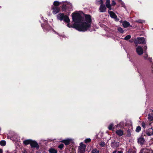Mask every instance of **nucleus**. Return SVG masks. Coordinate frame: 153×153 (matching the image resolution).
I'll return each mask as SVG.
<instances>
[{
  "label": "nucleus",
  "mask_w": 153,
  "mask_h": 153,
  "mask_svg": "<svg viewBox=\"0 0 153 153\" xmlns=\"http://www.w3.org/2000/svg\"><path fill=\"white\" fill-rule=\"evenodd\" d=\"M128 153H134L133 152H131V150H128Z\"/></svg>",
  "instance_id": "nucleus-37"
},
{
  "label": "nucleus",
  "mask_w": 153,
  "mask_h": 153,
  "mask_svg": "<svg viewBox=\"0 0 153 153\" xmlns=\"http://www.w3.org/2000/svg\"><path fill=\"white\" fill-rule=\"evenodd\" d=\"M118 31L120 33H123V30L122 28L120 27L118 28Z\"/></svg>",
  "instance_id": "nucleus-23"
},
{
  "label": "nucleus",
  "mask_w": 153,
  "mask_h": 153,
  "mask_svg": "<svg viewBox=\"0 0 153 153\" xmlns=\"http://www.w3.org/2000/svg\"><path fill=\"white\" fill-rule=\"evenodd\" d=\"M146 124L144 122H142V126L144 128H145Z\"/></svg>",
  "instance_id": "nucleus-31"
},
{
  "label": "nucleus",
  "mask_w": 153,
  "mask_h": 153,
  "mask_svg": "<svg viewBox=\"0 0 153 153\" xmlns=\"http://www.w3.org/2000/svg\"><path fill=\"white\" fill-rule=\"evenodd\" d=\"M71 140L69 139L64 140L62 141V142L64 143L65 145H68L69 144Z\"/></svg>",
  "instance_id": "nucleus-15"
},
{
  "label": "nucleus",
  "mask_w": 153,
  "mask_h": 153,
  "mask_svg": "<svg viewBox=\"0 0 153 153\" xmlns=\"http://www.w3.org/2000/svg\"><path fill=\"white\" fill-rule=\"evenodd\" d=\"M141 20H138V21H137V22H140V23H141Z\"/></svg>",
  "instance_id": "nucleus-40"
},
{
  "label": "nucleus",
  "mask_w": 153,
  "mask_h": 153,
  "mask_svg": "<svg viewBox=\"0 0 153 153\" xmlns=\"http://www.w3.org/2000/svg\"><path fill=\"white\" fill-rule=\"evenodd\" d=\"M148 119L149 121H152L153 120V114H149L148 115Z\"/></svg>",
  "instance_id": "nucleus-18"
},
{
  "label": "nucleus",
  "mask_w": 153,
  "mask_h": 153,
  "mask_svg": "<svg viewBox=\"0 0 153 153\" xmlns=\"http://www.w3.org/2000/svg\"><path fill=\"white\" fill-rule=\"evenodd\" d=\"M85 19L83 18L77 13L72 14V18L75 22L74 24V27L79 31H85L91 26V19L90 15L85 14Z\"/></svg>",
  "instance_id": "nucleus-1"
},
{
  "label": "nucleus",
  "mask_w": 153,
  "mask_h": 153,
  "mask_svg": "<svg viewBox=\"0 0 153 153\" xmlns=\"http://www.w3.org/2000/svg\"><path fill=\"white\" fill-rule=\"evenodd\" d=\"M136 51L138 55H141L143 54V51L141 47L138 46L136 48Z\"/></svg>",
  "instance_id": "nucleus-5"
},
{
  "label": "nucleus",
  "mask_w": 153,
  "mask_h": 153,
  "mask_svg": "<svg viewBox=\"0 0 153 153\" xmlns=\"http://www.w3.org/2000/svg\"><path fill=\"white\" fill-rule=\"evenodd\" d=\"M91 141V140L90 139H86L85 141V143H88Z\"/></svg>",
  "instance_id": "nucleus-28"
},
{
  "label": "nucleus",
  "mask_w": 153,
  "mask_h": 153,
  "mask_svg": "<svg viewBox=\"0 0 153 153\" xmlns=\"http://www.w3.org/2000/svg\"><path fill=\"white\" fill-rule=\"evenodd\" d=\"M51 10H53L52 13L53 14H55L58 13L60 10V7H58L52 6Z\"/></svg>",
  "instance_id": "nucleus-4"
},
{
  "label": "nucleus",
  "mask_w": 153,
  "mask_h": 153,
  "mask_svg": "<svg viewBox=\"0 0 153 153\" xmlns=\"http://www.w3.org/2000/svg\"><path fill=\"white\" fill-rule=\"evenodd\" d=\"M63 19L64 21L67 23H69L70 19L67 16H65Z\"/></svg>",
  "instance_id": "nucleus-16"
},
{
  "label": "nucleus",
  "mask_w": 153,
  "mask_h": 153,
  "mask_svg": "<svg viewBox=\"0 0 153 153\" xmlns=\"http://www.w3.org/2000/svg\"><path fill=\"white\" fill-rule=\"evenodd\" d=\"M146 134L149 136H151L153 134V129L152 128L149 129L147 131Z\"/></svg>",
  "instance_id": "nucleus-9"
},
{
  "label": "nucleus",
  "mask_w": 153,
  "mask_h": 153,
  "mask_svg": "<svg viewBox=\"0 0 153 153\" xmlns=\"http://www.w3.org/2000/svg\"><path fill=\"white\" fill-rule=\"evenodd\" d=\"M144 49L146 50L147 49V47L146 46H145L144 47Z\"/></svg>",
  "instance_id": "nucleus-36"
},
{
  "label": "nucleus",
  "mask_w": 153,
  "mask_h": 153,
  "mask_svg": "<svg viewBox=\"0 0 153 153\" xmlns=\"http://www.w3.org/2000/svg\"><path fill=\"white\" fill-rule=\"evenodd\" d=\"M148 153V152H147V153Z\"/></svg>",
  "instance_id": "nucleus-42"
},
{
  "label": "nucleus",
  "mask_w": 153,
  "mask_h": 153,
  "mask_svg": "<svg viewBox=\"0 0 153 153\" xmlns=\"http://www.w3.org/2000/svg\"><path fill=\"white\" fill-rule=\"evenodd\" d=\"M148 57V55L147 54H146L144 56V58L145 59H147Z\"/></svg>",
  "instance_id": "nucleus-30"
},
{
  "label": "nucleus",
  "mask_w": 153,
  "mask_h": 153,
  "mask_svg": "<svg viewBox=\"0 0 153 153\" xmlns=\"http://www.w3.org/2000/svg\"><path fill=\"white\" fill-rule=\"evenodd\" d=\"M86 146L85 145L83 144L82 143H80L79 146L78 147V153H84L86 149Z\"/></svg>",
  "instance_id": "nucleus-3"
},
{
  "label": "nucleus",
  "mask_w": 153,
  "mask_h": 153,
  "mask_svg": "<svg viewBox=\"0 0 153 153\" xmlns=\"http://www.w3.org/2000/svg\"><path fill=\"white\" fill-rule=\"evenodd\" d=\"M67 26H68V27H69V24H68V25H67Z\"/></svg>",
  "instance_id": "nucleus-41"
},
{
  "label": "nucleus",
  "mask_w": 153,
  "mask_h": 153,
  "mask_svg": "<svg viewBox=\"0 0 153 153\" xmlns=\"http://www.w3.org/2000/svg\"><path fill=\"white\" fill-rule=\"evenodd\" d=\"M0 144L1 146H4L6 145V142L4 140H2L0 142Z\"/></svg>",
  "instance_id": "nucleus-22"
},
{
  "label": "nucleus",
  "mask_w": 153,
  "mask_h": 153,
  "mask_svg": "<svg viewBox=\"0 0 153 153\" xmlns=\"http://www.w3.org/2000/svg\"><path fill=\"white\" fill-rule=\"evenodd\" d=\"M32 140H27L23 141L25 145L30 144V145Z\"/></svg>",
  "instance_id": "nucleus-17"
},
{
  "label": "nucleus",
  "mask_w": 153,
  "mask_h": 153,
  "mask_svg": "<svg viewBox=\"0 0 153 153\" xmlns=\"http://www.w3.org/2000/svg\"><path fill=\"white\" fill-rule=\"evenodd\" d=\"M108 13L109 14L111 17L112 18H115L117 17L115 14L112 11H108Z\"/></svg>",
  "instance_id": "nucleus-13"
},
{
  "label": "nucleus",
  "mask_w": 153,
  "mask_h": 153,
  "mask_svg": "<svg viewBox=\"0 0 153 153\" xmlns=\"http://www.w3.org/2000/svg\"><path fill=\"white\" fill-rule=\"evenodd\" d=\"M144 140L142 137H140L138 139V142L141 144H143L144 142Z\"/></svg>",
  "instance_id": "nucleus-14"
},
{
  "label": "nucleus",
  "mask_w": 153,
  "mask_h": 153,
  "mask_svg": "<svg viewBox=\"0 0 153 153\" xmlns=\"http://www.w3.org/2000/svg\"><path fill=\"white\" fill-rule=\"evenodd\" d=\"M147 59H148L149 61L150 62H152V57H148Z\"/></svg>",
  "instance_id": "nucleus-29"
},
{
  "label": "nucleus",
  "mask_w": 153,
  "mask_h": 153,
  "mask_svg": "<svg viewBox=\"0 0 153 153\" xmlns=\"http://www.w3.org/2000/svg\"><path fill=\"white\" fill-rule=\"evenodd\" d=\"M117 153H123V152L121 151H117Z\"/></svg>",
  "instance_id": "nucleus-35"
},
{
  "label": "nucleus",
  "mask_w": 153,
  "mask_h": 153,
  "mask_svg": "<svg viewBox=\"0 0 153 153\" xmlns=\"http://www.w3.org/2000/svg\"><path fill=\"white\" fill-rule=\"evenodd\" d=\"M106 8L104 4H102V2H101V4L99 8V10L100 12H104L106 11Z\"/></svg>",
  "instance_id": "nucleus-6"
},
{
  "label": "nucleus",
  "mask_w": 153,
  "mask_h": 153,
  "mask_svg": "<svg viewBox=\"0 0 153 153\" xmlns=\"http://www.w3.org/2000/svg\"><path fill=\"white\" fill-rule=\"evenodd\" d=\"M145 150V149H142V150L140 151V153H143V151L144 150Z\"/></svg>",
  "instance_id": "nucleus-33"
},
{
  "label": "nucleus",
  "mask_w": 153,
  "mask_h": 153,
  "mask_svg": "<svg viewBox=\"0 0 153 153\" xmlns=\"http://www.w3.org/2000/svg\"><path fill=\"white\" fill-rule=\"evenodd\" d=\"M105 4L106 7L111 10V5L110 4V1L109 0H106Z\"/></svg>",
  "instance_id": "nucleus-10"
},
{
  "label": "nucleus",
  "mask_w": 153,
  "mask_h": 153,
  "mask_svg": "<svg viewBox=\"0 0 153 153\" xmlns=\"http://www.w3.org/2000/svg\"><path fill=\"white\" fill-rule=\"evenodd\" d=\"M131 36L130 35H128L126 36L124 38V39L125 40H127L130 39Z\"/></svg>",
  "instance_id": "nucleus-24"
},
{
  "label": "nucleus",
  "mask_w": 153,
  "mask_h": 153,
  "mask_svg": "<svg viewBox=\"0 0 153 153\" xmlns=\"http://www.w3.org/2000/svg\"><path fill=\"white\" fill-rule=\"evenodd\" d=\"M152 111L153 112V110Z\"/></svg>",
  "instance_id": "nucleus-44"
},
{
  "label": "nucleus",
  "mask_w": 153,
  "mask_h": 153,
  "mask_svg": "<svg viewBox=\"0 0 153 153\" xmlns=\"http://www.w3.org/2000/svg\"><path fill=\"white\" fill-rule=\"evenodd\" d=\"M64 145L63 144H61L58 147L61 149H62Z\"/></svg>",
  "instance_id": "nucleus-27"
},
{
  "label": "nucleus",
  "mask_w": 153,
  "mask_h": 153,
  "mask_svg": "<svg viewBox=\"0 0 153 153\" xmlns=\"http://www.w3.org/2000/svg\"><path fill=\"white\" fill-rule=\"evenodd\" d=\"M16 153V152H15V153Z\"/></svg>",
  "instance_id": "nucleus-43"
},
{
  "label": "nucleus",
  "mask_w": 153,
  "mask_h": 153,
  "mask_svg": "<svg viewBox=\"0 0 153 153\" xmlns=\"http://www.w3.org/2000/svg\"><path fill=\"white\" fill-rule=\"evenodd\" d=\"M116 132L118 135L119 136H121L123 134V131L120 129L117 130L116 131Z\"/></svg>",
  "instance_id": "nucleus-12"
},
{
  "label": "nucleus",
  "mask_w": 153,
  "mask_h": 153,
  "mask_svg": "<svg viewBox=\"0 0 153 153\" xmlns=\"http://www.w3.org/2000/svg\"><path fill=\"white\" fill-rule=\"evenodd\" d=\"M134 43L137 46L138 44H144L146 43L144 38L143 37H138L135 39L134 41Z\"/></svg>",
  "instance_id": "nucleus-2"
},
{
  "label": "nucleus",
  "mask_w": 153,
  "mask_h": 153,
  "mask_svg": "<svg viewBox=\"0 0 153 153\" xmlns=\"http://www.w3.org/2000/svg\"><path fill=\"white\" fill-rule=\"evenodd\" d=\"M116 3L114 1H113L112 2V4L113 5H116Z\"/></svg>",
  "instance_id": "nucleus-32"
},
{
  "label": "nucleus",
  "mask_w": 153,
  "mask_h": 153,
  "mask_svg": "<svg viewBox=\"0 0 153 153\" xmlns=\"http://www.w3.org/2000/svg\"><path fill=\"white\" fill-rule=\"evenodd\" d=\"M65 16L63 13H59L57 15V18L58 19L62 20Z\"/></svg>",
  "instance_id": "nucleus-11"
},
{
  "label": "nucleus",
  "mask_w": 153,
  "mask_h": 153,
  "mask_svg": "<svg viewBox=\"0 0 153 153\" xmlns=\"http://www.w3.org/2000/svg\"><path fill=\"white\" fill-rule=\"evenodd\" d=\"M141 128L139 126H137L136 129V131L137 132H139L141 130Z\"/></svg>",
  "instance_id": "nucleus-25"
},
{
  "label": "nucleus",
  "mask_w": 153,
  "mask_h": 153,
  "mask_svg": "<svg viewBox=\"0 0 153 153\" xmlns=\"http://www.w3.org/2000/svg\"><path fill=\"white\" fill-rule=\"evenodd\" d=\"M0 153H3V150L1 149H0Z\"/></svg>",
  "instance_id": "nucleus-34"
},
{
  "label": "nucleus",
  "mask_w": 153,
  "mask_h": 153,
  "mask_svg": "<svg viewBox=\"0 0 153 153\" xmlns=\"http://www.w3.org/2000/svg\"><path fill=\"white\" fill-rule=\"evenodd\" d=\"M117 150H115L112 153H117Z\"/></svg>",
  "instance_id": "nucleus-39"
},
{
  "label": "nucleus",
  "mask_w": 153,
  "mask_h": 153,
  "mask_svg": "<svg viewBox=\"0 0 153 153\" xmlns=\"http://www.w3.org/2000/svg\"><path fill=\"white\" fill-rule=\"evenodd\" d=\"M49 151L50 153H57V151L56 150L53 148L50 149Z\"/></svg>",
  "instance_id": "nucleus-19"
},
{
  "label": "nucleus",
  "mask_w": 153,
  "mask_h": 153,
  "mask_svg": "<svg viewBox=\"0 0 153 153\" xmlns=\"http://www.w3.org/2000/svg\"><path fill=\"white\" fill-rule=\"evenodd\" d=\"M30 146L32 148L36 147L37 149L39 147V146L38 143L36 141H31Z\"/></svg>",
  "instance_id": "nucleus-7"
},
{
  "label": "nucleus",
  "mask_w": 153,
  "mask_h": 153,
  "mask_svg": "<svg viewBox=\"0 0 153 153\" xmlns=\"http://www.w3.org/2000/svg\"><path fill=\"white\" fill-rule=\"evenodd\" d=\"M114 124L113 123H111L108 126V128L109 130H111L113 129V126Z\"/></svg>",
  "instance_id": "nucleus-21"
},
{
  "label": "nucleus",
  "mask_w": 153,
  "mask_h": 153,
  "mask_svg": "<svg viewBox=\"0 0 153 153\" xmlns=\"http://www.w3.org/2000/svg\"><path fill=\"white\" fill-rule=\"evenodd\" d=\"M122 25L125 28H126L129 27H131V26L130 25L129 23L126 21H124L122 23Z\"/></svg>",
  "instance_id": "nucleus-8"
},
{
  "label": "nucleus",
  "mask_w": 153,
  "mask_h": 153,
  "mask_svg": "<svg viewBox=\"0 0 153 153\" xmlns=\"http://www.w3.org/2000/svg\"><path fill=\"white\" fill-rule=\"evenodd\" d=\"M23 153H27V152H26V151L25 150H24L23 152Z\"/></svg>",
  "instance_id": "nucleus-38"
},
{
  "label": "nucleus",
  "mask_w": 153,
  "mask_h": 153,
  "mask_svg": "<svg viewBox=\"0 0 153 153\" xmlns=\"http://www.w3.org/2000/svg\"><path fill=\"white\" fill-rule=\"evenodd\" d=\"M60 4V2L58 1H55L53 2V5L52 6H55V7H58L59 5Z\"/></svg>",
  "instance_id": "nucleus-20"
},
{
  "label": "nucleus",
  "mask_w": 153,
  "mask_h": 153,
  "mask_svg": "<svg viewBox=\"0 0 153 153\" xmlns=\"http://www.w3.org/2000/svg\"><path fill=\"white\" fill-rule=\"evenodd\" d=\"M105 143L103 142H101L100 144V145L102 147L105 146Z\"/></svg>",
  "instance_id": "nucleus-26"
}]
</instances>
